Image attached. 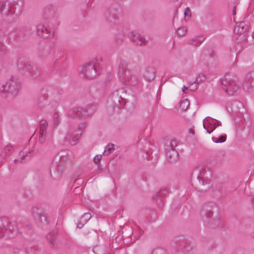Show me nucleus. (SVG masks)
I'll return each mask as SVG.
<instances>
[{
	"label": "nucleus",
	"instance_id": "nucleus-1",
	"mask_svg": "<svg viewBox=\"0 0 254 254\" xmlns=\"http://www.w3.org/2000/svg\"><path fill=\"white\" fill-rule=\"evenodd\" d=\"M21 88V84L19 79L11 76L7 82L0 88L1 96L3 98L15 97Z\"/></svg>",
	"mask_w": 254,
	"mask_h": 254
},
{
	"label": "nucleus",
	"instance_id": "nucleus-2",
	"mask_svg": "<svg viewBox=\"0 0 254 254\" xmlns=\"http://www.w3.org/2000/svg\"><path fill=\"white\" fill-rule=\"evenodd\" d=\"M238 80L223 79L221 80L222 87L229 95H233L238 92L240 85Z\"/></svg>",
	"mask_w": 254,
	"mask_h": 254
},
{
	"label": "nucleus",
	"instance_id": "nucleus-3",
	"mask_svg": "<svg viewBox=\"0 0 254 254\" xmlns=\"http://www.w3.org/2000/svg\"><path fill=\"white\" fill-rule=\"evenodd\" d=\"M68 157H64L61 156L58 164H56L51 170V176L55 180H58L60 178L64 171V164L68 162Z\"/></svg>",
	"mask_w": 254,
	"mask_h": 254
},
{
	"label": "nucleus",
	"instance_id": "nucleus-4",
	"mask_svg": "<svg viewBox=\"0 0 254 254\" xmlns=\"http://www.w3.org/2000/svg\"><path fill=\"white\" fill-rule=\"evenodd\" d=\"M215 204L212 202H207L203 204L200 210V216L203 221L209 223L213 215V209Z\"/></svg>",
	"mask_w": 254,
	"mask_h": 254
},
{
	"label": "nucleus",
	"instance_id": "nucleus-5",
	"mask_svg": "<svg viewBox=\"0 0 254 254\" xmlns=\"http://www.w3.org/2000/svg\"><path fill=\"white\" fill-rule=\"evenodd\" d=\"M127 64L125 61H121L119 67V75L122 82L126 84H130L129 75L130 70L127 68Z\"/></svg>",
	"mask_w": 254,
	"mask_h": 254
},
{
	"label": "nucleus",
	"instance_id": "nucleus-6",
	"mask_svg": "<svg viewBox=\"0 0 254 254\" xmlns=\"http://www.w3.org/2000/svg\"><path fill=\"white\" fill-rule=\"evenodd\" d=\"M191 185L198 191H205L209 188V184L200 176L191 178Z\"/></svg>",
	"mask_w": 254,
	"mask_h": 254
},
{
	"label": "nucleus",
	"instance_id": "nucleus-7",
	"mask_svg": "<svg viewBox=\"0 0 254 254\" xmlns=\"http://www.w3.org/2000/svg\"><path fill=\"white\" fill-rule=\"evenodd\" d=\"M80 74L88 79H93L97 75V71L95 65L92 63H87L82 68Z\"/></svg>",
	"mask_w": 254,
	"mask_h": 254
},
{
	"label": "nucleus",
	"instance_id": "nucleus-8",
	"mask_svg": "<svg viewBox=\"0 0 254 254\" xmlns=\"http://www.w3.org/2000/svg\"><path fill=\"white\" fill-rule=\"evenodd\" d=\"M32 212L36 223L38 225L46 226L48 224L47 217L43 212L38 208H32Z\"/></svg>",
	"mask_w": 254,
	"mask_h": 254
},
{
	"label": "nucleus",
	"instance_id": "nucleus-9",
	"mask_svg": "<svg viewBox=\"0 0 254 254\" xmlns=\"http://www.w3.org/2000/svg\"><path fill=\"white\" fill-rule=\"evenodd\" d=\"M21 70L23 74L33 78H36L40 75L38 67L29 64H24Z\"/></svg>",
	"mask_w": 254,
	"mask_h": 254
},
{
	"label": "nucleus",
	"instance_id": "nucleus-10",
	"mask_svg": "<svg viewBox=\"0 0 254 254\" xmlns=\"http://www.w3.org/2000/svg\"><path fill=\"white\" fill-rule=\"evenodd\" d=\"M37 34L38 36L44 39L52 37L54 35V32H51L47 27L42 24H38L36 28Z\"/></svg>",
	"mask_w": 254,
	"mask_h": 254
},
{
	"label": "nucleus",
	"instance_id": "nucleus-11",
	"mask_svg": "<svg viewBox=\"0 0 254 254\" xmlns=\"http://www.w3.org/2000/svg\"><path fill=\"white\" fill-rule=\"evenodd\" d=\"M226 106L229 112L232 114H236L241 112L243 105L240 102L234 101L227 103Z\"/></svg>",
	"mask_w": 254,
	"mask_h": 254
},
{
	"label": "nucleus",
	"instance_id": "nucleus-12",
	"mask_svg": "<svg viewBox=\"0 0 254 254\" xmlns=\"http://www.w3.org/2000/svg\"><path fill=\"white\" fill-rule=\"evenodd\" d=\"M23 1L19 0L16 2L12 3L10 7H8V10L16 16H18L21 13L23 10Z\"/></svg>",
	"mask_w": 254,
	"mask_h": 254
},
{
	"label": "nucleus",
	"instance_id": "nucleus-13",
	"mask_svg": "<svg viewBox=\"0 0 254 254\" xmlns=\"http://www.w3.org/2000/svg\"><path fill=\"white\" fill-rule=\"evenodd\" d=\"M81 136V133H77V131H74L71 134H68L64 138L65 141H68L71 145H74L79 140Z\"/></svg>",
	"mask_w": 254,
	"mask_h": 254
},
{
	"label": "nucleus",
	"instance_id": "nucleus-14",
	"mask_svg": "<svg viewBox=\"0 0 254 254\" xmlns=\"http://www.w3.org/2000/svg\"><path fill=\"white\" fill-rule=\"evenodd\" d=\"M113 11V9L109 8L104 12L105 19L106 22L111 26L115 25L117 21L116 17Z\"/></svg>",
	"mask_w": 254,
	"mask_h": 254
},
{
	"label": "nucleus",
	"instance_id": "nucleus-15",
	"mask_svg": "<svg viewBox=\"0 0 254 254\" xmlns=\"http://www.w3.org/2000/svg\"><path fill=\"white\" fill-rule=\"evenodd\" d=\"M129 38L131 41L137 45L142 46L146 44L145 40L138 33L131 32Z\"/></svg>",
	"mask_w": 254,
	"mask_h": 254
},
{
	"label": "nucleus",
	"instance_id": "nucleus-16",
	"mask_svg": "<svg viewBox=\"0 0 254 254\" xmlns=\"http://www.w3.org/2000/svg\"><path fill=\"white\" fill-rule=\"evenodd\" d=\"M69 118L73 119L85 118L82 108L79 107L70 111L68 114Z\"/></svg>",
	"mask_w": 254,
	"mask_h": 254
},
{
	"label": "nucleus",
	"instance_id": "nucleus-17",
	"mask_svg": "<svg viewBox=\"0 0 254 254\" xmlns=\"http://www.w3.org/2000/svg\"><path fill=\"white\" fill-rule=\"evenodd\" d=\"M83 110V114L84 115V118H86L90 116L93 115L97 110L96 105L92 103L85 106L84 108H82Z\"/></svg>",
	"mask_w": 254,
	"mask_h": 254
},
{
	"label": "nucleus",
	"instance_id": "nucleus-18",
	"mask_svg": "<svg viewBox=\"0 0 254 254\" xmlns=\"http://www.w3.org/2000/svg\"><path fill=\"white\" fill-rule=\"evenodd\" d=\"M167 160L170 163L177 161L178 158V153L176 150L165 149Z\"/></svg>",
	"mask_w": 254,
	"mask_h": 254
},
{
	"label": "nucleus",
	"instance_id": "nucleus-19",
	"mask_svg": "<svg viewBox=\"0 0 254 254\" xmlns=\"http://www.w3.org/2000/svg\"><path fill=\"white\" fill-rule=\"evenodd\" d=\"M156 76L155 69L153 66L146 68L144 73V78L148 81L153 80Z\"/></svg>",
	"mask_w": 254,
	"mask_h": 254
},
{
	"label": "nucleus",
	"instance_id": "nucleus-20",
	"mask_svg": "<svg viewBox=\"0 0 254 254\" xmlns=\"http://www.w3.org/2000/svg\"><path fill=\"white\" fill-rule=\"evenodd\" d=\"M249 29V26L246 25L245 22L243 21L237 24L234 30L240 35L243 34L246 35L248 32Z\"/></svg>",
	"mask_w": 254,
	"mask_h": 254
},
{
	"label": "nucleus",
	"instance_id": "nucleus-21",
	"mask_svg": "<svg viewBox=\"0 0 254 254\" xmlns=\"http://www.w3.org/2000/svg\"><path fill=\"white\" fill-rule=\"evenodd\" d=\"M55 10L52 5L46 6L43 10V16L46 20H49L53 18L54 16Z\"/></svg>",
	"mask_w": 254,
	"mask_h": 254
},
{
	"label": "nucleus",
	"instance_id": "nucleus-22",
	"mask_svg": "<svg viewBox=\"0 0 254 254\" xmlns=\"http://www.w3.org/2000/svg\"><path fill=\"white\" fill-rule=\"evenodd\" d=\"M208 223L209 226L212 229L222 228L224 227L223 222L219 218H216L213 220L211 219L209 220V222Z\"/></svg>",
	"mask_w": 254,
	"mask_h": 254
},
{
	"label": "nucleus",
	"instance_id": "nucleus-23",
	"mask_svg": "<svg viewBox=\"0 0 254 254\" xmlns=\"http://www.w3.org/2000/svg\"><path fill=\"white\" fill-rule=\"evenodd\" d=\"M226 195V192L224 189L221 186H217L216 190H214V196L217 198L225 197Z\"/></svg>",
	"mask_w": 254,
	"mask_h": 254
},
{
	"label": "nucleus",
	"instance_id": "nucleus-24",
	"mask_svg": "<svg viewBox=\"0 0 254 254\" xmlns=\"http://www.w3.org/2000/svg\"><path fill=\"white\" fill-rule=\"evenodd\" d=\"M93 252L95 254H106L107 248L103 245H97L93 248Z\"/></svg>",
	"mask_w": 254,
	"mask_h": 254
},
{
	"label": "nucleus",
	"instance_id": "nucleus-25",
	"mask_svg": "<svg viewBox=\"0 0 254 254\" xmlns=\"http://www.w3.org/2000/svg\"><path fill=\"white\" fill-rule=\"evenodd\" d=\"M46 96L41 94L39 95L37 99V106L40 109H43L45 108L46 105Z\"/></svg>",
	"mask_w": 254,
	"mask_h": 254
},
{
	"label": "nucleus",
	"instance_id": "nucleus-26",
	"mask_svg": "<svg viewBox=\"0 0 254 254\" xmlns=\"http://www.w3.org/2000/svg\"><path fill=\"white\" fill-rule=\"evenodd\" d=\"M168 193V190L167 189L161 190L155 196H153V199L156 198V200L158 202L159 200L160 202H163V197L166 195Z\"/></svg>",
	"mask_w": 254,
	"mask_h": 254
},
{
	"label": "nucleus",
	"instance_id": "nucleus-27",
	"mask_svg": "<svg viewBox=\"0 0 254 254\" xmlns=\"http://www.w3.org/2000/svg\"><path fill=\"white\" fill-rule=\"evenodd\" d=\"M204 40V38L202 36L197 37L189 40L188 42V44L189 45H193L195 46H199Z\"/></svg>",
	"mask_w": 254,
	"mask_h": 254
},
{
	"label": "nucleus",
	"instance_id": "nucleus-28",
	"mask_svg": "<svg viewBox=\"0 0 254 254\" xmlns=\"http://www.w3.org/2000/svg\"><path fill=\"white\" fill-rule=\"evenodd\" d=\"M9 227L10 228V229H9L8 231H9L11 233L16 235L19 233L17 223L16 221H10Z\"/></svg>",
	"mask_w": 254,
	"mask_h": 254
},
{
	"label": "nucleus",
	"instance_id": "nucleus-29",
	"mask_svg": "<svg viewBox=\"0 0 254 254\" xmlns=\"http://www.w3.org/2000/svg\"><path fill=\"white\" fill-rule=\"evenodd\" d=\"M253 80V77L252 76V73H248L246 74L244 77L243 80V84H246L252 86V82Z\"/></svg>",
	"mask_w": 254,
	"mask_h": 254
},
{
	"label": "nucleus",
	"instance_id": "nucleus-30",
	"mask_svg": "<svg viewBox=\"0 0 254 254\" xmlns=\"http://www.w3.org/2000/svg\"><path fill=\"white\" fill-rule=\"evenodd\" d=\"M123 99L121 96L118 94H113L111 98V100L115 106H118L120 104L121 101Z\"/></svg>",
	"mask_w": 254,
	"mask_h": 254
},
{
	"label": "nucleus",
	"instance_id": "nucleus-31",
	"mask_svg": "<svg viewBox=\"0 0 254 254\" xmlns=\"http://www.w3.org/2000/svg\"><path fill=\"white\" fill-rule=\"evenodd\" d=\"M47 131H40L39 136L38 138V142L40 144H43L45 142L46 140Z\"/></svg>",
	"mask_w": 254,
	"mask_h": 254
},
{
	"label": "nucleus",
	"instance_id": "nucleus-32",
	"mask_svg": "<svg viewBox=\"0 0 254 254\" xmlns=\"http://www.w3.org/2000/svg\"><path fill=\"white\" fill-rule=\"evenodd\" d=\"M227 135L226 134L221 135L218 137L213 136L212 137V141L215 143H222L226 141Z\"/></svg>",
	"mask_w": 254,
	"mask_h": 254
},
{
	"label": "nucleus",
	"instance_id": "nucleus-33",
	"mask_svg": "<svg viewBox=\"0 0 254 254\" xmlns=\"http://www.w3.org/2000/svg\"><path fill=\"white\" fill-rule=\"evenodd\" d=\"M12 148V146L10 145H7L4 147L1 153L0 156L2 158H4L8 154L9 152Z\"/></svg>",
	"mask_w": 254,
	"mask_h": 254
},
{
	"label": "nucleus",
	"instance_id": "nucleus-34",
	"mask_svg": "<svg viewBox=\"0 0 254 254\" xmlns=\"http://www.w3.org/2000/svg\"><path fill=\"white\" fill-rule=\"evenodd\" d=\"M57 233H58L57 232H54L50 233L48 235L47 239L49 243H50L52 244H54V243L56 240V236L57 235Z\"/></svg>",
	"mask_w": 254,
	"mask_h": 254
},
{
	"label": "nucleus",
	"instance_id": "nucleus-35",
	"mask_svg": "<svg viewBox=\"0 0 254 254\" xmlns=\"http://www.w3.org/2000/svg\"><path fill=\"white\" fill-rule=\"evenodd\" d=\"M167 143V142H166ZM177 142L175 139H172L169 141V144H166L165 149L175 150V148L177 146Z\"/></svg>",
	"mask_w": 254,
	"mask_h": 254
},
{
	"label": "nucleus",
	"instance_id": "nucleus-36",
	"mask_svg": "<svg viewBox=\"0 0 254 254\" xmlns=\"http://www.w3.org/2000/svg\"><path fill=\"white\" fill-rule=\"evenodd\" d=\"M115 150V144L109 143L106 147L103 152L104 154H109L112 153Z\"/></svg>",
	"mask_w": 254,
	"mask_h": 254
},
{
	"label": "nucleus",
	"instance_id": "nucleus-37",
	"mask_svg": "<svg viewBox=\"0 0 254 254\" xmlns=\"http://www.w3.org/2000/svg\"><path fill=\"white\" fill-rule=\"evenodd\" d=\"M190 105V101L188 99H185L181 100L180 104V106L181 109L183 111L186 110L189 106Z\"/></svg>",
	"mask_w": 254,
	"mask_h": 254
},
{
	"label": "nucleus",
	"instance_id": "nucleus-38",
	"mask_svg": "<svg viewBox=\"0 0 254 254\" xmlns=\"http://www.w3.org/2000/svg\"><path fill=\"white\" fill-rule=\"evenodd\" d=\"M48 124L46 120H42L39 123L40 131H47Z\"/></svg>",
	"mask_w": 254,
	"mask_h": 254
},
{
	"label": "nucleus",
	"instance_id": "nucleus-39",
	"mask_svg": "<svg viewBox=\"0 0 254 254\" xmlns=\"http://www.w3.org/2000/svg\"><path fill=\"white\" fill-rule=\"evenodd\" d=\"M187 31V28L185 26H182L179 28L176 31V34L179 37L183 36L186 35Z\"/></svg>",
	"mask_w": 254,
	"mask_h": 254
},
{
	"label": "nucleus",
	"instance_id": "nucleus-40",
	"mask_svg": "<svg viewBox=\"0 0 254 254\" xmlns=\"http://www.w3.org/2000/svg\"><path fill=\"white\" fill-rule=\"evenodd\" d=\"M53 119L54 121V125L55 127H57L61 122L60 115L58 113H55L53 116Z\"/></svg>",
	"mask_w": 254,
	"mask_h": 254
},
{
	"label": "nucleus",
	"instance_id": "nucleus-41",
	"mask_svg": "<svg viewBox=\"0 0 254 254\" xmlns=\"http://www.w3.org/2000/svg\"><path fill=\"white\" fill-rule=\"evenodd\" d=\"M226 152L224 150H220L217 153L216 157L220 161L223 160L225 156Z\"/></svg>",
	"mask_w": 254,
	"mask_h": 254
},
{
	"label": "nucleus",
	"instance_id": "nucleus-42",
	"mask_svg": "<svg viewBox=\"0 0 254 254\" xmlns=\"http://www.w3.org/2000/svg\"><path fill=\"white\" fill-rule=\"evenodd\" d=\"M129 82L130 84H135L137 82L136 75L132 74L131 72L129 75Z\"/></svg>",
	"mask_w": 254,
	"mask_h": 254
},
{
	"label": "nucleus",
	"instance_id": "nucleus-43",
	"mask_svg": "<svg viewBox=\"0 0 254 254\" xmlns=\"http://www.w3.org/2000/svg\"><path fill=\"white\" fill-rule=\"evenodd\" d=\"M86 127V123L85 122H83L80 124L77 127V133H82L83 130Z\"/></svg>",
	"mask_w": 254,
	"mask_h": 254
},
{
	"label": "nucleus",
	"instance_id": "nucleus-44",
	"mask_svg": "<svg viewBox=\"0 0 254 254\" xmlns=\"http://www.w3.org/2000/svg\"><path fill=\"white\" fill-rule=\"evenodd\" d=\"M6 52V47L3 42L0 40V54L3 55Z\"/></svg>",
	"mask_w": 254,
	"mask_h": 254
},
{
	"label": "nucleus",
	"instance_id": "nucleus-45",
	"mask_svg": "<svg viewBox=\"0 0 254 254\" xmlns=\"http://www.w3.org/2000/svg\"><path fill=\"white\" fill-rule=\"evenodd\" d=\"M206 79V76L203 73H200L198 75V76L196 79V81L198 82V84L199 83H200L203 81H204Z\"/></svg>",
	"mask_w": 254,
	"mask_h": 254
},
{
	"label": "nucleus",
	"instance_id": "nucleus-46",
	"mask_svg": "<svg viewBox=\"0 0 254 254\" xmlns=\"http://www.w3.org/2000/svg\"><path fill=\"white\" fill-rule=\"evenodd\" d=\"M165 251L161 249H154L152 251L151 254H165Z\"/></svg>",
	"mask_w": 254,
	"mask_h": 254
},
{
	"label": "nucleus",
	"instance_id": "nucleus-47",
	"mask_svg": "<svg viewBox=\"0 0 254 254\" xmlns=\"http://www.w3.org/2000/svg\"><path fill=\"white\" fill-rule=\"evenodd\" d=\"M91 218V215L90 213H85L83 216L82 217H81V220H83L84 219V220H83V221L86 223L87 222V221L89 220Z\"/></svg>",
	"mask_w": 254,
	"mask_h": 254
},
{
	"label": "nucleus",
	"instance_id": "nucleus-48",
	"mask_svg": "<svg viewBox=\"0 0 254 254\" xmlns=\"http://www.w3.org/2000/svg\"><path fill=\"white\" fill-rule=\"evenodd\" d=\"M184 15L185 17H190L191 16V11L190 8L188 7H186L184 12Z\"/></svg>",
	"mask_w": 254,
	"mask_h": 254
},
{
	"label": "nucleus",
	"instance_id": "nucleus-49",
	"mask_svg": "<svg viewBox=\"0 0 254 254\" xmlns=\"http://www.w3.org/2000/svg\"><path fill=\"white\" fill-rule=\"evenodd\" d=\"M101 160V155H97L94 158V162L95 164H97Z\"/></svg>",
	"mask_w": 254,
	"mask_h": 254
},
{
	"label": "nucleus",
	"instance_id": "nucleus-50",
	"mask_svg": "<svg viewBox=\"0 0 254 254\" xmlns=\"http://www.w3.org/2000/svg\"><path fill=\"white\" fill-rule=\"evenodd\" d=\"M5 3L4 1H0V13L2 12L5 8Z\"/></svg>",
	"mask_w": 254,
	"mask_h": 254
},
{
	"label": "nucleus",
	"instance_id": "nucleus-51",
	"mask_svg": "<svg viewBox=\"0 0 254 254\" xmlns=\"http://www.w3.org/2000/svg\"><path fill=\"white\" fill-rule=\"evenodd\" d=\"M124 36L123 35H118L116 38V41L117 42L119 43L122 42L124 39Z\"/></svg>",
	"mask_w": 254,
	"mask_h": 254
},
{
	"label": "nucleus",
	"instance_id": "nucleus-52",
	"mask_svg": "<svg viewBox=\"0 0 254 254\" xmlns=\"http://www.w3.org/2000/svg\"><path fill=\"white\" fill-rule=\"evenodd\" d=\"M22 157L21 158H20V159H14V162L15 163H17L18 162V161H21L22 162V159H23L24 157H25L26 155H27V154L26 153V154H22Z\"/></svg>",
	"mask_w": 254,
	"mask_h": 254
},
{
	"label": "nucleus",
	"instance_id": "nucleus-53",
	"mask_svg": "<svg viewBox=\"0 0 254 254\" xmlns=\"http://www.w3.org/2000/svg\"><path fill=\"white\" fill-rule=\"evenodd\" d=\"M26 226V227L28 229V230H30L31 229L32 225L29 222H27Z\"/></svg>",
	"mask_w": 254,
	"mask_h": 254
},
{
	"label": "nucleus",
	"instance_id": "nucleus-54",
	"mask_svg": "<svg viewBox=\"0 0 254 254\" xmlns=\"http://www.w3.org/2000/svg\"><path fill=\"white\" fill-rule=\"evenodd\" d=\"M203 127L205 129H206V132L209 134L213 131V129L206 128V127L204 124H203Z\"/></svg>",
	"mask_w": 254,
	"mask_h": 254
},
{
	"label": "nucleus",
	"instance_id": "nucleus-55",
	"mask_svg": "<svg viewBox=\"0 0 254 254\" xmlns=\"http://www.w3.org/2000/svg\"><path fill=\"white\" fill-rule=\"evenodd\" d=\"M213 125H216V127H217V126H221V123L220 121H216V122Z\"/></svg>",
	"mask_w": 254,
	"mask_h": 254
},
{
	"label": "nucleus",
	"instance_id": "nucleus-56",
	"mask_svg": "<svg viewBox=\"0 0 254 254\" xmlns=\"http://www.w3.org/2000/svg\"><path fill=\"white\" fill-rule=\"evenodd\" d=\"M182 89H183V91L184 93H187V92L185 91V90H188L189 87H186L185 85H184Z\"/></svg>",
	"mask_w": 254,
	"mask_h": 254
},
{
	"label": "nucleus",
	"instance_id": "nucleus-57",
	"mask_svg": "<svg viewBox=\"0 0 254 254\" xmlns=\"http://www.w3.org/2000/svg\"><path fill=\"white\" fill-rule=\"evenodd\" d=\"M83 226V224L81 223H79L77 224V227L79 228H81Z\"/></svg>",
	"mask_w": 254,
	"mask_h": 254
},
{
	"label": "nucleus",
	"instance_id": "nucleus-58",
	"mask_svg": "<svg viewBox=\"0 0 254 254\" xmlns=\"http://www.w3.org/2000/svg\"><path fill=\"white\" fill-rule=\"evenodd\" d=\"M189 132H190V133H191L192 134H194V130L191 128H190L189 129Z\"/></svg>",
	"mask_w": 254,
	"mask_h": 254
},
{
	"label": "nucleus",
	"instance_id": "nucleus-59",
	"mask_svg": "<svg viewBox=\"0 0 254 254\" xmlns=\"http://www.w3.org/2000/svg\"><path fill=\"white\" fill-rule=\"evenodd\" d=\"M216 128V125H213L212 127H211V129H213V131Z\"/></svg>",
	"mask_w": 254,
	"mask_h": 254
},
{
	"label": "nucleus",
	"instance_id": "nucleus-60",
	"mask_svg": "<svg viewBox=\"0 0 254 254\" xmlns=\"http://www.w3.org/2000/svg\"><path fill=\"white\" fill-rule=\"evenodd\" d=\"M197 88H198V85H196L195 87L191 89V90L192 91H194V90H196L197 89Z\"/></svg>",
	"mask_w": 254,
	"mask_h": 254
},
{
	"label": "nucleus",
	"instance_id": "nucleus-61",
	"mask_svg": "<svg viewBox=\"0 0 254 254\" xmlns=\"http://www.w3.org/2000/svg\"><path fill=\"white\" fill-rule=\"evenodd\" d=\"M236 14V7H234L233 10V14L234 15Z\"/></svg>",
	"mask_w": 254,
	"mask_h": 254
},
{
	"label": "nucleus",
	"instance_id": "nucleus-62",
	"mask_svg": "<svg viewBox=\"0 0 254 254\" xmlns=\"http://www.w3.org/2000/svg\"><path fill=\"white\" fill-rule=\"evenodd\" d=\"M196 82V80H194V81L193 82H190V86L191 85H192L193 84H194V83H195Z\"/></svg>",
	"mask_w": 254,
	"mask_h": 254
},
{
	"label": "nucleus",
	"instance_id": "nucleus-63",
	"mask_svg": "<svg viewBox=\"0 0 254 254\" xmlns=\"http://www.w3.org/2000/svg\"><path fill=\"white\" fill-rule=\"evenodd\" d=\"M143 233H144L143 230H140V232H139L140 235H143Z\"/></svg>",
	"mask_w": 254,
	"mask_h": 254
},
{
	"label": "nucleus",
	"instance_id": "nucleus-64",
	"mask_svg": "<svg viewBox=\"0 0 254 254\" xmlns=\"http://www.w3.org/2000/svg\"><path fill=\"white\" fill-rule=\"evenodd\" d=\"M252 37L254 38V31L252 33Z\"/></svg>",
	"mask_w": 254,
	"mask_h": 254
}]
</instances>
